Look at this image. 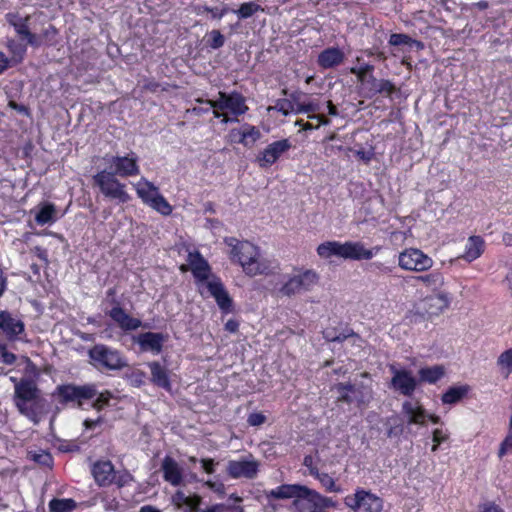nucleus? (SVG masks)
Masks as SVG:
<instances>
[{"label":"nucleus","instance_id":"obj_10","mask_svg":"<svg viewBox=\"0 0 512 512\" xmlns=\"http://www.w3.org/2000/svg\"><path fill=\"white\" fill-rule=\"evenodd\" d=\"M106 301L112 305V308L106 313L123 331L137 330L142 322L140 319L131 316L121 306L117 298L116 287H111L106 291Z\"/></svg>","mask_w":512,"mask_h":512},{"label":"nucleus","instance_id":"obj_48","mask_svg":"<svg viewBox=\"0 0 512 512\" xmlns=\"http://www.w3.org/2000/svg\"><path fill=\"white\" fill-rule=\"evenodd\" d=\"M203 498L199 494H191L187 496L182 512H198L201 510Z\"/></svg>","mask_w":512,"mask_h":512},{"label":"nucleus","instance_id":"obj_39","mask_svg":"<svg viewBox=\"0 0 512 512\" xmlns=\"http://www.w3.org/2000/svg\"><path fill=\"white\" fill-rule=\"evenodd\" d=\"M369 78L370 82L372 83L371 96H375L377 94L391 96L393 93L396 92V87L390 80L381 79L377 81V79L373 75H371Z\"/></svg>","mask_w":512,"mask_h":512},{"label":"nucleus","instance_id":"obj_32","mask_svg":"<svg viewBox=\"0 0 512 512\" xmlns=\"http://www.w3.org/2000/svg\"><path fill=\"white\" fill-rule=\"evenodd\" d=\"M445 375V367L443 365H434L430 367H422L418 370V382L436 384Z\"/></svg>","mask_w":512,"mask_h":512},{"label":"nucleus","instance_id":"obj_14","mask_svg":"<svg viewBox=\"0 0 512 512\" xmlns=\"http://www.w3.org/2000/svg\"><path fill=\"white\" fill-rule=\"evenodd\" d=\"M334 389L338 393L337 401L348 405L355 403L358 407H361L368 404L372 398L371 388L363 384L355 385L349 382H339L334 385Z\"/></svg>","mask_w":512,"mask_h":512},{"label":"nucleus","instance_id":"obj_22","mask_svg":"<svg viewBox=\"0 0 512 512\" xmlns=\"http://www.w3.org/2000/svg\"><path fill=\"white\" fill-rule=\"evenodd\" d=\"M91 473L99 487H109L114 481L115 467L110 460H97L91 467Z\"/></svg>","mask_w":512,"mask_h":512},{"label":"nucleus","instance_id":"obj_62","mask_svg":"<svg viewBox=\"0 0 512 512\" xmlns=\"http://www.w3.org/2000/svg\"><path fill=\"white\" fill-rule=\"evenodd\" d=\"M17 360V357L14 353L7 350V346L4 348L2 353L0 354V361L6 365H13Z\"/></svg>","mask_w":512,"mask_h":512},{"label":"nucleus","instance_id":"obj_3","mask_svg":"<svg viewBox=\"0 0 512 512\" xmlns=\"http://www.w3.org/2000/svg\"><path fill=\"white\" fill-rule=\"evenodd\" d=\"M196 102L213 107L214 117L220 118L223 116V123L238 121L237 117L244 115L249 110L246 98L238 91L230 93L219 91L218 99L216 100L197 98Z\"/></svg>","mask_w":512,"mask_h":512},{"label":"nucleus","instance_id":"obj_34","mask_svg":"<svg viewBox=\"0 0 512 512\" xmlns=\"http://www.w3.org/2000/svg\"><path fill=\"white\" fill-rule=\"evenodd\" d=\"M411 279L422 282L427 288L437 290L444 285V275L439 270H434L430 273L412 276Z\"/></svg>","mask_w":512,"mask_h":512},{"label":"nucleus","instance_id":"obj_15","mask_svg":"<svg viewBox=\"0 0 512 512\" xmlns=\"http://www.w3.org/2000/svg\"><path fill=\"white\" fill-rule=\"evenodd\" d=\"M433 264V259L418 248H405L398 256L399 267L406 271L426 272Z\"/></svg>","mask_w":512,"mask_h":512},{"label":"nucleus","instance_id":"obj_1","mask_svg":"<svg viewBox=\"0 0 512 512\" xmlns=\"http://www.w3.org/2000/svg\"><path fill=\"white\" fill-rule=\"evenodd\" d=\"M268 500L267 506L273 511L277 509V505L272 500L292 499L291 509L294 512H326L328 508H336L337 502L332 498L322 495L315 489L306 485L281 484L271 490L264 491Z\"/></svg>","mask_w":512,"mask_h":512},{"label":"nucleus","instance_id":"obj_56","mask_svg":"<svg viewBox=\"0 0 512 512\" xmlns=\"http://www.w3.org/2000/svg\"><path fill=\"white\" fill-rule=\"evenodd\" d=\"M511 450H512V432H509L508 435L505 437V439L500 444L499 451H498L499 458H502L504 455H506Z\"/></svg>","mask_w":512,"mask_h":512},{"label":"nucleus","instance_id":"obj_51","mask_svg":"<svg viewBox=\"0 0 512 512\" xmlns=\"http://www.w3.org/2000/svg\"><path fill=\"white\" fill-rule=\"evenodd\" d=\"M133 481L132 474L127 470L116 471L113 484H115L118 488H123L130 484Z\"/></svg>","mask_w":512,"mask_h":512},{"label":"nucleus","instance_id":"obj_7","mask_svg":"<svg viewBox=\"0 0 512 512\" xmlns=\"http://www.w3.org/2000/svg\"><path fill=\"white\" fill-rule=\"evenodd\" d=\"M135 188L137 196L145 205L163 216H169L172 213V205L160 193L159 188L152 182L142 178Z\"/></svg>","mask_w":512,"mask_h":512},{"label":"nucleus","instance_id":"obj_9","mask_svg":"<svg viewBox=\"0 0 512 512\" xmlns=\"http://www.w3.org/2000/svg\"><path fill=\"white\" fill-rule=\"evenodd\" d=\"M89 358L97 368L107 370H121L127 366L126 359L122 354L104 344H96L88 351Z\"/></svg>","mask_w":512,"mask_h":512},{"label":"nucleus","instance_id":"obj_18","mask_svg":"<svg viewBox=\"0 0 512 512\" xmlns=\"http://www.w3.org/2000/svg\"><path fill=\"white\" fill-rule=\"evenodd\" d=\"M390 371L393 374L390 381V387L401 395L411 397L419 384L418 379H416L412 375V372L407 369H397L392 365L390 366Z\"/></svg>","mask_w":512,"mask_h":512},{"label":"nucleus","instance_id":"obj_44","mask_svg":"<svg viewBox=\"0 0 512 512\" xmlns=\"http://www.w3.org/2000/svg\"><path fill=\"white\" fill-rule=\"evenodd\" d=\"M389 44L392 46L400 45H415L417 48H423V43L419 40L411 38L409 35L404 33H393L390 35Z\"/></svg>","mask_w":512,"mask_h":512},{"label":"nucleus","instance_id":"obj_40","mask_svg":"<svg viewBox=\"0 0 512 512\" xmlns=\"http://www.w3.org/2000/svg\"><path fill=\"white\" fill-rule=\"evenodd\" d=\"M308 118L311 120H316L317 123L313 124L311 122L304 121L303 119H298L296 120L295 125L299 126L304 131H308L318 129L322 125L327 126L331 123L330 119L323 114H310L308 115Z\"/></svg>","mask_w":512,"mask_h":512},{"label":"nucleus","instance_id":"obj_31","mask_svg":"<svg viewBox=\"0 0 512 512\" xmlns=\"http://www.w3.org/2000/svg\"><path fill=\"white\" fill-rule=\"evenodd\" d=\"M323 337L328 342H339L342 343L348 338H355L361 341V337L356 334L353 329L346 327L345 329H338L334 327H327L322 332Z\"/></svg>","mask_w":512,"mask_h":512},{"label":"nucleus","instance_id":"obj_29","mask_svg":"<svg viewBox=\"0 0 512 512\" xmlns=\"http://www.w3.org/2000/svg\"><path fill=\"white\" fill-rule=\"evenodd\" d=\"M161 470L163 472V478L166 482L173 486H179L183 481L182 470L179 464L170 456H165Z\"/></svg>","mask_w":512,"mask_h":512},{"label":"nucleus","instance_id":"obj_64","mask_svg":"<svg viewBox=\"0 0 512 512\" xmlns=\"http://www.w3.org/2000/svg\"><path fill=\"white\" fill-rule=\"evenodd\" d=\"M35 462L40 463L42 465L50 466L53 462L52 456L48 452H43L40 454H35L33 456Z\"/></svg>","mask_w":512,"mask_h":512},{"label":"nucleus","instance_id":"obj_59","mask_svg":"<svg viewBox=\"0 0 512 512\" xmlns=\"http://www.w3.org/2000/svg\"><path fill=\"white\" fill-rule=\"evenodd\" d=\"M17 34L20 35V36H23V37H27L28 35H31V31L28 27V24H27V18L24 19L23 21H20L18 23H11Z\"/></svg>","mask_w":512,"mask_h":512},{"label":"nucleus","instance_id":"obj_49","mask_svg":"<svg viewBox=\"0 0 512 512\" xmlns=\"http://www.w3.org/2000/svg\"><path fill=\"white\" fill-rule=\"evenodd\" d=\"M450 437V433L447 429H443V428H436L432 431V441H433V445H432V448H431V451L432 452H436L438 450V447L448 441Z\"/></svg>","mask_w":512,"mask_h":512},{"label":"nucleus","instance_id":"obj_61","mask_svg":"<svg viewBox=\"0 0 512 512\" xmlns=\"http://www.w3.org/2000/svg\"><path fill=\"white\" fill-rule=\"evenodd\" d=\"M282 94L285 96H288L289 97L288 99L292 101V103L295 107H298V103H303L301 101V98L304 95V93L299 90L288 93L287 89H283Z\"/></svg>","mask_w":512,"mask_h":512},{"label":"nucleus","instance_id":"obj_42","mask_svg":"<svg viewBox=\"0 0 512 512\" xmlns=\"http://www.w3.org/2000/svg\"><path fill=\"white\" fill-rule=\"evenodd\" d=\"M500 373L506 378L512 373V348L503 351L497 358Z\"/></svg>","mask_w":512,"mask_h":512},{"label":"nucleus","instance_id":"obj_63","mask_svg":"<svg viewBox=\"0 0 512 512\" xmlns=\"http://www.w3.org/2000/svg\"><path fill=\"white\" fill-rule=\"evenodd\" d=\"M200 463H201L203 470L207 474H213L215 472V466L218 464L212 458H202L200 460Z\"/></svg>","mask_w":512,"mask_h":512},{"label":"nucleus","instance_id":"obj_58","mask_svg":"<svg viewBox=\"0 0 512 512\" xmlns=\"http://www.w3.org/2000/svg\"><path fill=\"white\" fill-rule=\"evenodd\" d=\"M187 496L183 491L177 490L172 496V503L177 509H183Z\"/></svg>","mask_w":512,"mask_h":512},{"label":"nucleus","instance_id":"obj_19","mask_svg":"<svg viewBox=\"0 0 512 512\" xmlns=\"http://www.w3.org/2000/svg\"><path fill=\"white\" fill-rule=\"evenodd\" d=\"M224 244L230 248L228 255L231 262L240 267L259 247L248 240H239L236 237H225Z\"/></svg>","mask_w":512,"mask_h":512},{"label":"nucleus","instance_id":"obj_17","mask_svg":"<svg viewBox=\"0 0 512 512\" xmlns=\"http://www.w3.org/2000/svg\"><path fill=\"white\" fill-rule=\"evenodd\" d=\"M292 148V143L289 139H281L268 144L257 155L256 161L260 168H269L275 164L280 157Z\"/></svg>","mask_w":512,"mask_h":512},{"label":"nucleus","instance_id":"obj_16","mask_svg":"<svg viewBox=\"0 0 512 512\" xmlns=\"http://www.w3.org/2000/svg\"><path fill=\"white\" fill-rule=\"evenodd\" d=\"M111 172L122 178L134 177L140 174L139 157L130 152L124 156H112L109 161Z\"/></svg>","mask_w":512,"mask_h":512},{"label":"nucleus","instance_id":"obj_43","mask_svg":"<svg viewBox=\"0 0 512 512\" xmlns=\"http://www.w3.org/2000/svg\"><path fill=\"white\" fill-rule=\"evenodd\" d=\"M205 47L217 50L224 46L225 36L220 30L213 29L204 36Z\"/></svg>","mask_w":512,"mask_h":512},{"label":"nucleus","instance_id":"obj_5","mask_svg":"<svg viewBox=\"0 0 512 512\" xmlns=\"http://www.w3.org/2000/svg\"><path fill=\"white\" fill-rule=\"evenodd\" d=\"M97 395L95 384L76 385L74 383L60 384L56 386L52 393L59 404L67 406L72 404L77 408H82L85 401L94 399Z\"/></svg>","mask_w":512,"mask_h":512},{"label":"nucleus","instance_id":"obj_33","mask_svg":"<svg viewBox=\"0 0 512 512\" xmlns=\"http://www.w3.org/2000/svg\"><path fill=\"white\" fill-rule=\"evenodd\" d=\"M470 390L471 387L468 384L451 386L442 394L441 401L443 404H456L465 398Z\"/></svg>","mask_w":512,"mask_h":512},{"label":"nucleus","instance_id":"obj_4","mask_svg":"<svg viewBox=\"0 0 512 512\" xmlns=\"http://www.w3.org/2000/svg\"><path fill=\"white\" fill-rule=\"evenodd\" d=\"M14 403L21 414L34 418L43 412L46 400L34 381L23 378L15 383Z\"/></svg>","mask_w":512,"mask_h":512},{"label":"nucleus","instance_id":"obj_21","mask_svg":"<svg viewBox=\"0 0 512 512\" xmlns=\"http://www.w3.org/2000/svg\"><path fill=\"white\" fill-rule=\"evenodd\" d=\"M259 462L254 459L230 460L226 466V473L232 479H254L259 472Z\"/></svg>","mask_w":512,"mask_h":512},{"label":"nucleus","instance_id":"obj_20","mask_svg":"<svg viewBox=\"0 0 512 512\" xmlns=\"http://www.w3.org/2000/svg\"><path fill=\"white\" fill-rule=\"evenodd\" d=\"M0 335L9 342L21 340V336L25 335V323L20 318L14 317L11 312L1 310Z\"/></svg>","mask_w":512,"mask_h":512},{"label":"nucleus","instance_id":"obj_55","mask_svg":"<svg viewBox=\"0 0 512 512\" xmlns=\"http://www.w3.org/2000/svg\"><path fill=\"white\" fill-rule=\"evenodd\" d=\"M203 11L210 13L212 18L220 20L228 13L229 10L226 6H223L222 8L204 6Z\"/></svg>","mask_w":512,"mask_h":512},{"label":"nucleus","instance_id":"obj_50","mask_svg":"<svg viewBox=\"0 0 512 512\" xmlns=\"http://www.w3.org/2000/svg\"><path fill=\"white\" fill-rule=\"evenodd\" d=\"M94 401L92 402V408L97 411L103 410L106 406L109 405L110 399L112 398V394L110 391L106 390L104 392L98 393L94 397Z\"/></svg>","mask_w":512,"mask_h":512},{"label":"nucleus","instance_id":"obj_38","mask_svg":"<svg viewBox=\"0 0 512 512\" xmlns=\"http://www.w3.org/2000/svg\"><path fill=\"white\" fill-rule=\"evenodd\" d=\"M260 138V130L254 125L245 123L242 126V133L239 138V144H242L245 147H249L257 142Z\"/></svg>","mask_w":512,"mask_h":512},{"label":"nucleus","instance_id":"obj_27","mask_svg":"<svg viewBox=\"0 0 512 512\" xmlns=\"http://www.w3.org/2000/svg\"><path fill=\"white\" fill-rule=\"evenodd\" d=\"M345 59L344 52L338 47H328L317 56V65L322 69H331L339 66Z\"/></svg>","mask_w":512,"mask_h":512},{"label":"nucleus","instance_id":"obj_24","mask_svg":"<svg viewBox=\"0 0 512 512\" xmlns=\"http://www.w3.org/2000/svg\"><path fill=\"white\" fill-rule=\"evenodd\" d=\"M450 305L447 293L439 292L425 297L422 300V308L428 317L438 316Z\"/></svg>","mask_w":512,"mask_h":512},{"label":"nucleus","instance_id":"obj_54","mask_svg":"<svg viewBox=\"0 0 512 512\" xmlns=\"http://www.w3.org/2000/svg\"><path fill=\"white\" fill-rule=\"evenodd\" d=\"M370 269L371 271L378 274L391 275L393 273L394 267L388 266L383 262L375 261L370 264Z\"/></svg>","mask_w":512,"mask_h":512},{"label":"nucleus","instance_id":"obj_12","mask_svg":"<svg viewBox=\"0 0 512 512\" xmlns=\"http://www.w3.org/2000/svg\"><path fill=\"white\" fill-rule=\"evenodd\" d=\"M241 268L248 277L272 276L280 269V264L275 259L264 257L260 247H258Z\"/></svg>","mask_w":512,"mask_h":512},{"label":"nucleus","instance_id":"obj_52","mask_svg":"<svg viewBox=\"0 0 512 512\" xmlns=\"http://www.w3.org/2000/svg\"><path fill=\"white\" fill-rule=\"evenodd\" d=\"M320 111V104L315 101L298 103V107L295 109L296 114L300 113H312L317 114L316 112Z\"/></svg>","mask_w":512,"mask_h":512},{"label":"nucleus","instance_id":"obj_13","mask_svg":"<svg viewBox=\"0 0 512 512\" xmlns=\"http://www.w3.org/2000/svg\"><path fill=\"white\" fill-rule=\"evenodd\" d=\"M241 268L248 277L272 276L280 269V264L275 259L264 257L260 247H258Z\"/></svg>","mask_w":512,"mask_h":512},{"label":"nucleus","instance_id":"obj_8","mask_svg":"<svg viewBox=\"0 0 512 512\" xmlns=\"http://www.w3.org/2000/svg\"><path fill=\"white\" fill-rule=\"evenodd\" d=\"M344 504L353 512H382L384 500L372 491L358 487L344 498Z\"/></svg>","mask_w":512,"mask_h":512},{"label":"nucleus","instance_id":"obj_41","mask_svg":"<svg viewBox=\"0 0 512 512\" xmlns=\"http://www.w3.org/2000/svg\"><path fill=\"white\" fill-rule=\"evenodd\" d=\"M56 209L53 203H45L35 215L38 225H45L55 221Z\"/></svg>","mask_w":512,"mask_h":512},{"label":"nucleus","instance_id":"obj_57","mask_svg":"<svg viewBox=\"0 0 512 512\" xmlns=\"http://www.w3.org/2000/svg\"><path fill=\"white\" fill-rule=\"evenodd\" d=\"M266 416L261 412H253L248 415L247 422L250 426H260L266 422Z\"/></svg>","mask_w":512,"mask_h":512},{"label":"nucleus","instance_id":"obj_6","mask_svg":"<svg viewBox=\"0 0 512 512\" xmlns=\"http://www.w3.org/2000/svg\"><path fill=\"white\" fill-rule=\"evenodd\" d=\"M117 177L106 169L98 171L92 176V186L97 187L105 198L124 204L130 201L131 197L126 191V185Z\"/></svg>","mask_w":512,"mask_h":512},{"label":"nucleus","instance_id":"obj_60","mask_svg":"<svg viewBox=\"0 0 512 512\" xmlns=\"http://www.w3.org/2000/svg\"><path fill=\"white\" fill-rule=\"evenodd\" d=\"M479 512H505V510L493 501H488L479 506Z\"/></svg>","mask_w":512,"mask_h":512},{"label":"nucleus","instance_id":"obj_53","mask_svg":"<svg viewBox=\"0 0 512 512\" xmlns=\"http://www.w3.org/2000/svg\"><path fill=\"white\" fill-rule=\"evenodd\" d=\"M275 108L284 116H287L291 112H295L296 109L292 101L288 98L278 99L276 101Z\"/></svg>","mask_w":512,"mask_h":512},{"label":"nucleus","instance_id":"obj_45","mask_svg":"<svg viewBox=\"0 0 512 512\" xmlns=\"http://www.w3.org/2000/svg\"><path fill=\"white\" fill-rule=\"evenodd\" d=\"M262 7L255 2H245L242 3L237 10L234 12L238 15L240 19H247L252 17L258 11H261Z\"/></svg>","mask_w":512,"mask_h":512},{"label":"nucleus","instance_id":"obj_23","mask_svg":"<svg viewBox=\"0 0 512 512\" xmlns=\"http://www.w3.org/2000/svg\"><path fill=\"white\" fill-rule=\"evenodd\" d=\"M401 412L406 417L408 425H425L427 422L428 412L418 400L404 401Z\"/></svg>","mask_w":512,"mask_h":512},{"label":"nucleus","instance_id":"obj_28","mask_svg":"<svg viewBox=\"0 0 512 512\" xmlns=\"http://www.w3.org/2000/svg\"><path fill=\"white\" fill-rule=\"evenodd\" d=\"M486 242L482 236L472 235L467 239L464 252L459 259H463L468 263L480 258L485 252Z\"/></svg>","mask_w":512,"mask_h":512},{"label":"nucleus","instance_id":"obj_25","mask_svg":"<svg viewBox=\"0 0 512 512\" xmlns=\"http://www.w3.org/2000/svg\"><path fill=\"white\" fill-rule=\"evenodd\" d=\"M150 369V381L156 387L162 388L167 392H171L172 384L170 379L171 371L159 361H151L147 363Z\"/></svg>","mask_w":512,"mask_h":512},{"label":"nucleus","instance_id":"obj_2","mask_svg":"<svg viewBox=\"0 0 512 512\" xmlns=\"http://www.w3.org/2000/svg\"><path fill=\"white\" fill-rule=\"evenodd\" d=\"M187 262L198 292L203 297H213L219 309L227 314L234 309V302L222 279L212 272L209 262L199 251L190 252Z\"/></svg>","mask_w":512,"mask_h":512},{"label":"nucleus","instance_id":"obj_36","mask_svg":"<svg viewBox=\"0 0 512 512\" xmlns=\"http://www.w3.org/2000/svg\"><path fill=\"white\" fill-rule=\"evenodd\" d=\"M317 254L324 259L332 256L343 257V243L339 241H326L318 245Z\"/></svg>","mask_w":512,"mask_h":512},{"label":"nucleus","instance_id":"obj_47","mask_svg":"<svg viewBox=\"0 0 512 512\" xmlns=\"http://www.w3.org/2000/svg\"><path fill=\"white\" fill-rule=\"evenodd\" d=\"M373 71L374 65L370 63H363L359 67L350 68L351 74L355 75L357 80L362 84L365 82L367 75L369 74L371 76Z\"/></svg>","mask_w":512,"mask_h":512},{"label":"nucleus","instance_id":"obj_46","mask_svg":"<svg viewBox=\"0 0 512 512\" xmlns=\"http://www.w3.org/2000/svg\"><path fill=\"white\" fill-rule=\"evenodd\" d=\"M198 512H244V508L238 505H226L224 503H215L201 509Z\"/></svg>","mask_w":512,"mask_h":512},{"label":"nucleus","instance_id":"obj_26","mask_svg":"<svg viewBox=\"0 0 512 512\" xmlns=\"http://www.w3.org/2000/svg\"><path fill=\"white\" fill-rule=\"evenodd\" d=\"M167 336L160 332H144L139 334L137 343L143 352L161 353Z\"/></svg>","mask_w":512,"mask_h":512},{"label":"nucleus","instance_id":"obj_37","mask_svg":"<svg viewBox=\"0 0 512 512\" xmlns=\"http://www.w3.org/2000/svg\"><path fill=\"white\" fill-rule=\"evenodd\" d=\"M49 512H72L78 503L72 498H53L48 503Z\"/></svg>","mask_w":512,"mask_h":512},{"label":"nucleus","instance_id":"obj_11","mask_svg":"<svg viewBox=\"0 0 512 512\" xmlns=\"http://www.w3.org/2000/svg\"><path fill=\"white\" fill-rule=\"evenodd\" d=\"M318 275L311 269L290 276L277 290L279 296L291 297L311 290L318 282Z\"/></svg>","mask_w":512,"mask_h":512},{"label":"nucleus","instance_id":"obj_30","mask_svg":"<svg viewBox=\"0 0 512 512\" xmlns=\"http://www.w3.org/2000/svg\"><path fill=\"white\" fill-rule=\"evenodd\" d=\"M371 252L367 251L364 243L361 241H346L343 243V257L344 259L361 261L370 260Z\"/></svg>","mask_w":512,"mask_h":512},{"label":"nucleus","instance_id":"obj_35","mask_svg":"<svg viewBox=\"0 0 512 512\" xmlns=\"http://www.w3.org/2000/svg\"><path fill=\"white\" fill-rule=\"evenodd\" d=\"M310 475L320 482L326 492L339 493L342 491L341 486L328 473L320 472L318 468H315L310 470Z\"/></svg>","mask_w":512,"mask_h":512}]
</instances>
